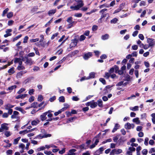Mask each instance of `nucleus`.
I'll return each mask as SVG.
<instances>
[{"mask_svg": "<svg viewBox=\"0 0 155 155\" xmlns=\"http://www.w3.org/2000/svg\"><path fill=\"white\" fill-rule=\"evenodd\" d=\"M74 1L77 5L74 6H71L70 7V8L73 10H78L84 5L83 0H74Z\"/></svg>", "mask_w": 155, "mask_h": 155, "instance_id": "f257e3e1", "label": "nucleus"}, {"mask_svg": "<svg viewBox=\"0 0 155 155\" xmlns=\"http://www.w3.org/2000/svg\"><path fill=\"white\" fill-rule=\"evenodd\" d=\"M8 124L7 123H4L1 125L0 127V132H2L4 130H8L9 129V127L7 126Z\"/></svg>", "mask_w": 155, "mask_h": 155, "instance_id": "f03ea898", "label": "nucleus"}, {"mask_svg": "<svg viewBox=\"0 0 155 155\" xmlns=\"http://www.w3.org/2000/svg\"><path fill=\"white\" fill-rule=\"evenodd\" d=\"M147 42L148 43L149 46L150 47H152L155 45V41L154 39L152 38H148Z\"/></svg>", "mask_w": 155, "mask_h": 155, "instance_id": "7ed1b4c3", "label": "nucleus"}, {"mask_svg": "<svg viewBox=\"0 0 155 155\" xmlns=\"http://www.w3.org/2000/svg\"><path fill=\"white\" fill-rule=\"evenodd\" d=\"M78 43V40L75 39L74 40H72V42L70 45V48L72 49V48L74 47L75 46L77 45Z\"/></svg>", "mask_w": 155, "mask_h": 155, "instance_id": "20e7f679", "label": "nucleus"}, {"mask_svg": "<svg viewBox=\"0 0 155 155\" xmlns=\"http://www.w3.org/2000/svg\"><path fill=\"white\" fill-rule=\"evenodd\" d=\"M25 58L26 61L25 63L27 64H29L30 65H31L33 64V61L31 58H29L27 56H25Z\"/></svg>", "mask_w": 155, "mask_h": 155, "instance_id": "39448f33", "label": "nucleus"}, {"mask_svg": "<svg viewBox=\"0 0 155 155\" xmlns=\"http://www.w3.org/2000/svg\"><path fill=\"white\" fill-rule=\"evenodd\" d=\"M126 139L124 137L122 136L118 140V144L119 145L123 144L126 141Z\"/></svg>", "mask_w": 155, "mask_h": 155, "instance_id": "423d86ee", "label": "nucleus"}, {"mask_svg": "<svg viewBox=\"0 0 155 155\" xmlns=\"http://www.w3.org/2000/svg\"><path fill=\"white\" fill-rule=\"evenodd\" d=\"M135 125L133 124H131L129 123H127L124 125V127L127 129H130L131 128H134Z\"/></svg>", "mask_w": 155, "mask_h": 155, "instance_id": "0eeeda50", "label": "nucleus"}, {"mask_svg": "<svg viewBox=\"0 0 155 155\" xmlns=\"http://www.w3.org/2000/svg\"><path fill=\"white\" fill-rule=\"evenodd\" d=\"M92 54L91 52H88L85 54L83 56V58L85 60H87L88 59L91 57Z\"/></svg>", "mask_w": 155, "mask_h": 155, "instance_id": "6e6552de", "label": "nucleus"}, {"mask_svg": "<svg viewBox=\"0 0 155 155\" xmlns=\"http://www.w3.org/2000/svg\"><path fill=\"white\" fill-rule=\"evenodd\" d=\"M12 31V30L11 29H7L5 31L6 34L4 35V37L6 38L9 36L11 35L12 34L10 32H11Z\"/></svg>", "mask_w": 155, "mask_h": 155, "instance_id": "1a4fd4ad", "label": "nucleus"}, {"mask_svg": "<svg viewBox=\"0 0 155 155\" xmlns=\"http://www.w3.org/2000/svg\"><path fill=\"white\" fill-rule=\"evenodd\" d=\"M47 115L46 113L45 112L43 113L41 115L40 117L42 121H44L47 119V118L46 117Z\"/></svg>", "mask_w": 155, "mask_h": 155, "instance_id": "9d476101", "label": "nucleus"}, {"mask_svg": "<svg viewBox=\"0 0 155 155\" xmlns=\"http://www.w3.org/2000/svg\"><path fill=\"white\" fill-rule=\"evenodd\" d=\"M120 127V125L118 124H116L114 126V127L112 130V133L115 132L117 130L119 129Z\"/></svg>", "mask_w": 155, "mask_h": 155, "instance_id": "9b49d317", "label": "nucleus"}, {"mask_svg": "<svg viewBox=\"0 0 155 155\" xmlns=\"http://www.w3.org/2000/svg\"><path fill=\"white\" fill-rule=\"evenodd\" d=\"M27 95V94H20L19 95L17 96L15 98L16 99H18L19 98H21V99H23L24 98L26 97Z\"/></svg>", "mask_w": 155, "mask_h": 155, "instance_id": "f8f14e48", "label": "nucleus"}, {"mask_svg": "<svg viewBox=\"0 0 155 155\" xmlns=\"http://www.w3.org/2000/svg\"><path fill=\"white\" fill-rule=\"evenodd\" d=\"M97 106V103L95 102L94 101H93L92 102L91 101V104H90V107L92 108H94Z\"/></svg>", "mask_w": 155, "mask_h": 155, "instance_id": "ddd939ff", "label": "nucleus"}, {"mask_svg": "<svg viewBox=\"0 0 155 155\" xmlns=\"http://www.w3.org/2000/svg\"><path fill=\"white\" fill-rule=\"evenodd\" d=\"M97 105H98L99 107H103V101L101 99H100L97 100Z\"/></svg>", "mask_w": 155, "mask_h": 155, "instance_id": "4468645a", "label": "nucleus"}, {"mask_svg": "<svg viewBox=\"0 0 155 155\" xmlns=\"http://www.w3.org/2000/svg\"><path fill=\"white\" fill-rule=\"evenodd\" d=\"M19 114V112L16 111H14L13 112V114L11 117L12 119L16 118V116Z\"/></svg>", "mask_w": 155, "mask_h": 155, "instance_id": "2eb2a0df", "label": "nucleus"}, {"mask_svg": "<svg viewBox=\"0 0 155 155\" xmlns=\"http://www.w3.org/2000/svg\"><path fill=\"white\" fill-rule=\"evenodd\" d=\"M109 38V35L108 34H106L101 36V38L103 40L108 39Z\"/></svg>", "mask_w": 155, "mask_h": 155, "instance_id": "dca6fc26", "label": "nucleus"}, {"mask_svg": "<svg viewBox=\"0 0 155 155\" xmlns=\"http://www.w3.org/2000/svg\"><path fill=\"white\" fill-rule=\"evenodd\" d=\"M95 73L94 72H91L89 73L88 77L89 79L91 78H94L95 77Z\"/></svg>", "mask_w": 155, "mask_h": 155, "instance_id": "f3484780", "label": "nucleus"}, {"mask_svg": "<svg viewBox=\"0 0 155 155\" xmlns=\"http://www.w3.org/2000/svg\"><path fill=\"white\" fill-rule=\"evenodd\" d=\"M14 107V105H11L9 104H7L5 106V108L6 110L11 109Z\"/></svg>", "mask_w": 155, "mask_h": 155, "instance_id": "a211bd4d", "label": "nucleus"}, {"mask_svg": "<svg viewBox=\"0 0 155 155\" xmlns=\"http://www.w3.org/2000/svg\"><path fill=\"white\" fill-rule=\"evenodd\" d=\"M23 74V71H21L20 72H18L17 74L16 75V78H21Z\"/></svg>", "mask_w": 155, "mask_h": 155, "instance_id": "6ab92c4d", "label": "nucleus"}, {"mask_svg": "<svg viewBox=\"0 0 155 155\" xmlns=\"http://www.w3.org/2000/svg\"><path fill=\"white\" fill-rule=\"evenodd\" d=\"M38 103L37 102H35L32 103L31 106V107H33L34 108H37L38 107Z\"/></svg>", "mask_w": 155, "mask_h": 155, "instance_id": "aec40b11", "label": "nucleus"}, {"mask_svg": "<svg viewBox=\"0 0 155 155\" xmlns=\"http://www.w3.org/2000/svg\"><path fill=\"white\" fill-rule=\"evenodd\" d=\"M56 12V9H52L49 11L48 14L49 16H51L54 14Z\"/></svg>", "mask_w": 155, "mask_h": 155, "instance_id": "412c9836", "label": "nucleus"}, {"mask_svg": "<svg viewBox=\"0 0 155 155\" xmlns=\"http://www.w3.org/2000/svg\"><path fill=\"white\" fill-rule=\"evenodd\" d=\"M14 69L15 68L14 67L10 68L8 71V73L10 74H14L15 72Z\"/></svg>", "mask_w": 155, "mask_h": 155, "instance_id": "4be33fe9", "label": "nucleus"}, {"mask_svg": "<svg viewBox=\"0 0 155 155\" xmlns=\"http://www.w3.org/2000/svg\"><path fill=\"white\" fill-rule=\"evenodd\" d=\"M40 122V121L38 120H34L31 122V124L33 126H36Z\"/></svg>", "mask_w": 155, "mask_h": 155, "instance_id": "5701e85b", "label": "nucleus"}, {"mask_svg": "<svg viewBox=\"0 0 155 155\" xmlns=\"http://www.w3.org/2000/svg\"><path fill=\"white\" fill-rule=\"evenodd\" d=\"M120 135L119 134H117L116 136L113 137V140L114 142H117L118 143V140L119 136Z\"/></svg>", "mask_w": 155, "mask_h": 155, "instance_id": "b1692460", "label": "nucleus"}, {"mask_svg": "<svg viewBox=\"0 0 155 155\" xmlns=\"http://www.w3.org/2000/svg\"><path fill=\"white\" fill-rule=\"evenodd\" d=\"M21 138V137H19L14 140V141L13 143V144L15 145L17 144L18 143L19 140Z\"/></svg>", "mask_w": 155, "mask_h": 155, "instance_id": "393cba45", "label": "nucleus"}, {"mask_svg": "<svg viewBox=\"0 0 155 155\" xmlns=\"http://www.w3.org/2000/svg\"><path fill=\"white\" fill-rule=\"evenodd\" d=\"M4 134L6 137H8L11 135V134L10 131L6 130L4 132Z\"/></svg>", "mask_w": 155, "mask_h": 155, "instance_id": "a878e982", "label": "nucleus"}, {"mask_svg": "<svg viewBox=\"0 0 155 155\" xmlns=\"http://www.w3.org/2000/svg\"><path fill=\"white\" fill-rule=\"evenodd\" d=\"M104 7L109 8V4L107 3H105L100 5L99 7L100 8H101Z\"/></svg>", "mask_w": 155, "mask_h": 155, "instance_id": "bb28decb", "label": "nucleus"}, {"mask_svg": "<svg viewBox=\"0 0 155 155\" xmlns=\"http://www.w3.org/2000/svg\"><path fill=\"white\" fill-rule=\"evenodd\" d=\"M45 149V146H42L38 148L37 149V151L39 152L41 151L44 150Z\"/></svg>", "mask_w": 155, "mask_h": 155, "instance_id": "cd10ccee", "label": "nucleus"}, {"mask_svg": "<svg viewBox=\"0 0 155 155\" xmlns=\"http://www.w3.org/2000/svg\"><path fill=\"white\" fill-rule=\"evenodd\" d=\"M124 77L125 78L124 79V81H130L131 80V77L129 75L127 74V75L125 76Z\"/></svg>", "mask_w": 155, "mask_h": 155, "instance_id": "c85d7f7f", "label": "nucleus"}, {"mask_svg": "<svg viewBox=\"0 0 155 155\" xmlns=\"http://www.w3.org/2000/svg\"><path fill=\"white\" fill-rule=\"evenodd\" d=\"M58 100L60 102H65V98L63 96L60 97L58 99Z\"/></svg>", "mask_w": 155, "mask_h": 155, "instance_id": "c756f323", "label": "nucleus"}, {"mask_svg": "<svg viewBox=\"0 0 155 155\" xmlns=\"http://www.w3.org/2000/svg\"><path fill=\"white\" fill-rule=\"evenodd\" d=\"M80 10L83 12H85L87 11L88 8V7H87V6H83L82 7L80 8Z\"/></svg>", "mask_w": 155, "mask_h": 155, "instance_id": "7c9ffc66", "label": "nucleus"}, {"mask_svg": "<svg viewBox=\"0 0 155 155\" xmlns=\"http://www.w3.org/2000/svg\"><path fill=\"white\" fill-rule=\"evenodd\" d=\"M118 21V19L116 18H114L110 21V23L111 24H115Z\"/></svg>", "mask_w": 155, "mask_h": 155, "instance_id": "2f4dec72", "label": "nucleus"}, {"mask_svg": "<svg viewBox=\"0 0 155 155\" xmlns=\"http://www.w3.org/2000/svg\"><path fill=\"white\" fill-rule=\"evenodd\" d=\"M9 10V9L8 8H7L6 9H5L3 12V13L2 14V16L4 17L5 16V15L8 12Z\"/></svg>", "mask_w": 155, "mask_h": 155, "instance_id": "473e14b6", "label": "nucleus"}, {"mask_svg": "<svg viewBox=\"0 0 155 155\" xmlns=\"http://www.w3.org/2000/svg\"><path fill=\"white\" fill-rule=\"evenodd\" d=\"M104 150V148L103 147H101L99 149L97 150L95 152V153H97L98 152L99 153H101V152Z\"/></svg>", "mask_w": 155, "mask_h": 155, "instance_id": "72a5a7b5", "label": "nucleus"}, {"mask_svg": "<svg viewBox=\"0 0 155 155\" xmlns=\"http://www.w3.org/2000/svg\"><path fill=\"white\" fill-rule=\"evenodd\" d=\"M113 67L114 70L115 72L116 73H117L119 69V67L117 65H114Z\"/></svg>", "mask_w": 155, "mask_h": 155, "instance_id": "f704fd0d", "label": "nucleus"}, {"mask_svg": "<svg viewBox=\"0 0 155 155\" xmlns=\"http://www.w3.org/2000/svg\"><path fill=\"white\" fill-rule=\"evenodd\" d=\"M13 15V13L12 12H9L7 15V17L9 18H11L12 17Z\"/></svg>", "mask_w": 155, "mask_h": 155, "instance_id": "c9c22d12", "label": "nucleus"}, {"mask_svg": "<svg viewBox=\"0 0 155 155\" xmlns=\"http://www.w3.org/2000/svg\"><path fill=\"white\" fill-rule=\"evenodd\" d=\"M35 54L34 52H31L29 53L28 54L25 55V56H27L28 57H32L34 56Z\"/></svg>", "mask_w": 155, "mask_h": 155, "instance_id": "e433bc0d", "label": "nucleus"}, {"mask_svg": "<svg viewBox=\"0 0 155 155\" xmlns=\"http://www.w3.org/2000/svg\"><path fill=\"white\" fill-rule=\"evenodd\" d=\"M125 4V3H123L121 4H120L119 7V8L121 10L123 9L124 6V5Z\"/></svg>", "mask_w": 155, "mask_h": 155, "instance_id": "4c0bfd02", "label": "nucleus"}, {"mask_svg": "<svg viewBox=\"0 0 155 155\" xmlns=\"http://www.w3.org/2000/svg\"><path fill=\"white\" fill-rule=\"evenodd\" d=\"M72 19H73V18L71 16V17H68L67 20H66V21L69 23H71L72 22Z\"/></svg>", "mask_w": 155, "mask_h": 155, "instance_id": "58836bf2", "label": "nucleus"}, {"mask_svg": "<svg viewBox=\"0 0 155 155\" xmlns=\"http://www.w3.org/2000/svg\"><path fill=\"white\" fill-rule=\"evenodd\" d=\"M33 78V77L28 78L25 80L24 81V82L25 83V84H26Z\"/></svg>", "mask_w": 155, "mask_h": 155, "instance_id": "ea45409f", "label": "nucleus"}, {"mask_svg": "<svg viewBox=\"0 0 155 155\" xmlns=\"http://www.w3.org/2000/svg\"><path fill=\"white\" fill-rule=\"evenodd\" d=\"M82 15L81 13H76L74 15V16L76 17L80 18L82 17Z\"/></svg>", "mask_w": 155, "mask_h": 155, "instance_id": "a19ab883", "label": "nucleus"}, {"mask_svg": "<svg viewBox=\"0 0 155 155\" xmlns=\"http://www.w3.org/2000/svg\"><path fill=\"white\" fill-rule=\"evenodd\" d=\"M99 81H101L103 84H106V81L105 80L104 78H101L99 79Z\"/></svg>", "mask_w": 155, "mask_h": 155, "instance_id": "79ce46f5", "label": "nucleus"}, {"mask_svg": "<svg viewBox=\"0 0 155 155\" xmlns=\"http://www.w3.org/2000/svg\"><path fill=\"white\" fill-rule=\"evenodd\" d=\"M76 151V149H73L70 150H69V152L71 155H73L75 154L74 152H75Z\"/></svg>", "mask_w": 155, "mask_h": 155, "instance_id": "37998d69", "label": "nucleus"}, {"mask_svg": "<svg viewBox=\"0 0 155 155\" xmlns=\"http://www.w3.org/2000/svg\"><path fill=\"white\" fill-rule=\"evenodd\" d=\"M21 36L22 35H18L17 36L13 38V41H15L17 40L18 39L20 38L21 37Z\"/></svg>", "mask_w": 155, "mask_h": 155, "instance_id": "c03bdc74", "label": "nucleus"}, {"mask_svg": "<svg viewBox=\"0 0 155 155\" xmlns=\"http://www.w3.org/2000/svg\"><path fill=\"white\" fill-rule=\"evenodd\" d=\"M21 60L20 58H15V60L14 61V63H18Z\"/></svg>", "mask_w": 155, "mask_h": 155, "instance_id": "a18cd8bd", "label": "nucleus"}, {"mask_svg": "<svg viewBox=\"0 0 155 155\" xmlns=\"http://www.w3.org/2000/svg\"><path fill=\"white\" fill-rule=\"evenodd\" d=\"M17 87L16 85H14L10 87H9L8 88V90H13L14 89H15Z\"/></svg>", "mask_w": 155, "mask_h": 155, "instance_id": "49530a36", "label": "nucleus"}, {"mask_svg": "<svg viewBox=\"0 0 155 155\" xmlns=\"http://www.w3.org/2000/svg\"><path fill=\"white\" fill-rule=\"evenodd\" d=\"M43 99V98L42 96L41 95H39L38 98V100L39 101H41Z\"/></svg>", "mask_w": 155, "mask_h": 155, "instance_id": "de8ad7c7", "label": "nucleus"}, {"mask_svg": "<svg viewBox=\"0 0 155 155\" xmlns=\"http://www.w3.org/2000/svg\"><path fill=\"white\" fill-rule=\"evenodd\" d=\"M59 153L61 154H63L65 151V148H63L61 150H59Z\"/></svg>", "mask_w": 155, "mask_h": 155, "instance_id": "09e8293b", "label": "nucleus"}, {"mask_svg": "<svg viewBox=\"0 0 155 155\" xmlns=\"http://www.w3.org/2000/svg\"><path fill=\"white\" fill-rule=\"evenodd\" d=\"M115 150L116 154H120L122 152V150L120 149H118L117 150L115 149Z\"/></svg>", "mask_w": 155, "mask_h": 155, "instance_id": "8fccbe9b", "label": "nucleus"}, {"mask_svg": "<svg viewBox=\"0 0 155 155\" xmlns=\"http://www.w3.org/2000/svg\"><path fill=\"white\" fill-rule=\"evenodd\" d=\"M77 118V117H70L68 118V122H72L73 120Z\"/></svg>", "mask_w": 155, "mask_h": 155, "instance_id": "3c124183", "label": "nucleus"}, {"mask_svg": "<svg viewBox=\"0 0 155 155\" xmlns=\"http://www.w3.org/2000/svg\"><path fill=\"white\" fill-rule=\"evenodd\" d=\"M15 109L17 110L22 112V111L25 112V111L23 110L20 107H16L15 108Z\"/></svg>", "mask_w": 155, "mask_h": 155, "instance_id": "603ef678", "label": "nucleus"}, {"mask_svg": "<svg viewBox=\"0 0 155 155\" xmlns=\"http://www.w3.org/2000/svg\"><path fill=\"white\" fill-rule=\"evenodd\" d=\"M35 91V90L34 89H30L28 93L30 95H32L33 94Z\"/></svg>", "mask_w": 155, "mask_h": 155, "instance_id": "864d4df0", "label": "nucleus"}, {"mask_svg": "<svg viewBox=\"0 0 155 155\" xmlns=\"http://www.w3.org/2000/svg\"><path fill=\"white\" fill-rule=\"evenodd\" d=\"M105 78L106 79H108L110 77V74L109 72H106L105 73Z\"/></svg>", "mask_w": 155, "mask_h": 155, "instance_id": "5fc2aeb1", "label": "nucleus"}, {"mask_svg": "<svg viewBox=\"0 0 155 155\" xmlns=\"http://www.w3.org/2000/svg\"><path fill=\"white\" fill-rule=\"evenodd\" d=\"M72 99L73 101H78L79 100V98L77 96H73Z\"/></svg>", "mask_w": 155, "mask_h": 155, "instance_id": "6e6d98bb", "label": "nucleus"}, {"mask_svg": "<svg viewBox=\"0 0 155 155\" xmlns=\"http://www.w3.org/2000/svg\"><path fill=\"white\" fill-rule=\"evenodd\" d=\"M77 113V112L75 110H71V112H68V114L70 115H71V114H75Z\"/></svg>", "mask_w": 155, "mask_h": 155, "instance_id": "4d7b16f0", "label": "nucleus"}, {"mask_svg": "<svg viewBox=\"0 0 155 155\" xmlns=\"http://www.w3.org/2000/svg\"><path fill=\"white\" fill-rule=\"evenodd\" d=\"M51 135L50 134H43V137H42L44 138H47L48 137H51Z\"/></svg>", "mask_w": 155, "mask_h": 155, "instance_id": "13d9d810", "label": "nucleus"}, {"mask_svg": "<svg viewBox=\"0 0 155 155\" xmlns=\"http://www.w3.org/2000/svg\"><path fill=\"white\" fill-rule=\"evenodd\" d=\"M147 152V150L146 149H143L142 151V153L143 155H146Z\"/></svg>", "mask_w": 155, "mask_h": 155, "instance_id": "bf43d9fd", "label": "nucleus"}, {"mask_svg": "<svg viewBox=\"0 0 155 155\" xmlns=\"http://www.w3.org/2000/svg\"><path fill=\"white\" fill-rule=\"evenodd\" d=\"M38 9V8L37 6H35L31 10V11L32 12H34L37 11Z\"/></svg>", "mask_w": 155, "mask_h": 155, "instance_id": "052dcab7", "label": "nucleus"}, {"mask_svg": "<svg viewBox=\"0 0 155 155\" xmlns=\"http://www.w3.org/2000/svg\"><path fill=\"white\" fill-rule=\"evenodd\" d=\"M89 79V78H88V77H86V76H84L82 77L81 79L80 80V81H84L86 80H88Z\"/></svg>", "mask_w": 155, "mask_h": 155, "instance_id": "680f3d73", "label": "nucleus"}, {"mask_svg": "<svg viewBox=\"0 0 155 155\" xmlns=\"http://www.w3.org/2000/svg\"><path fill=\"white\" fill-rule=\"evenodd\" d=\"M25 145L23 143H21L19 145V147L21 148L22 150H24L25 148Z\"/></svg>", "mask_w": 155, "mask_h": 155, "instance_id": "e2e57ef3", "label": "nucleus"}, {"mask_svg": "<svg viewBox=\"0 0 155 155\" xmlns=\"http://www.w3.org/2000/svg\"><path fill=\"white\" fill-rule=\"evenodd\" d=\"M143 128V127L141 126H138L136 128V130L137 131H142V129Z\"/></svg>", "mask_w": 155, "mask_h": 155, "instance_id": "0e129e2a", "label": "nucleus"}, {"mask_svg": "<svg viewBox=\"0 0 155 155\" xmlns=\"http://www.w3.org/2000/svg\"><path fill=\"white\" fill-rule=\"evenodd\" d=\"M17 69L18 70H22L25 69V67L21 65H18Z\"/></svg>", "mask_w": 155, "mask_h": 155, "instance_id": "69168bd1", "label": "nucleus"}, {"mask_svg": "<svg viewBox=\"0 0 155 155\" xmlns=\"http://www.w3.org/2000/svg\"><path fill=\"white\" fill-rule=\"evenodd\" d=\"M86 38V37L84 35H81L80 37V40L82 41L84 40Z\"/></svg>", "mask_w": 155, "mask_h": 155, "instance_id": "338daca9", "label": "nucleus"}, {"mask_svg": "<svg viewBox=\"0 0 155 155\" xmlns=\"http://www.w3.org/2000/svg\"><path fill=\"white\" fill-rule=\"evenodd\" d=\"M6 154L7 155H9L12 154V150H9L7 151Z\"/></svg>", "mask_w": 155, "mask_h": 155, "instance_id": "774afa93", "label": "nucleus"}]
</instances>
